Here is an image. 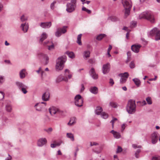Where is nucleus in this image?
Masks as SVG:
<instances>
[{
    "instance_id": "obj_7",
    "label": "nucleus",
    "mask_w": 160,
    "mask_h": 160,
    "mask_svg": "<svg viewBox=\"0 0 160 160\" xmlns=\"http://www.w3.org/2000/svg\"><path fill=\"white\" fill-rule=\"evenodd\" d=\"M156 34L155 39L156 41L160 40V30L158 31V28L155 27L153 28L148 34L149 37L153 36Z\"/></svg>"
},
{
    "instance_id": "obj_61",
    "label": "nucleus",
    "mask_w": 160,
    "mask_h": 160,
    "mask_svg": "<svg viewBox=\"0 0 160 160\" xmlns=\"http://www.w3.org/2000/svg\"><path fill=\"white\" fill-rule=\"evenodd\" d=\"M82 88L81 89V92H83L84 90V87L83 84H81Z\"/></svg>"
},
{
    "instance_id": "obj_44",
    "label": "nucleus",
    "mask_w": 160,
    "mask_h": 160,
    "mask_svg": "<svg viewBox=\"0 0 160 160\" xmlns=\"http://www.w3.org/2000/svg\"><path fill=\"white\" fill-rule=\"evenodd\" d=\"M146 100L148 104L150 105L152 103V102L151 100V98L150 97H148L146 99Z\"/></svg>"
},
{
    "instance_id": "obj_9",
    "label": "nucleus",
    "mask_w": 160,
    "mask_h": 160,
    "mask_svg": "<svg viewBox=\"0 0 160 160\" xmlns=\"http://www.w3.org/2000/svg\"><path fill=\"white\" fill-rule=\"evenodd\" d=\"M118 76L121 77L120 80V82L122 84L126 82L129 76V74L128 72H125L123 73L119 74Z\"/></svg>"
},
{
    "instance_id": "obj_48",
    "label": "nucleus",
    "mask_w": 160,
    "mask_h": 160,
    "mask_svg": "<svg viewBox=\"0 0 160 160\" xmlns=\"http://www.w3.org/2000/svg\"><path fill=\"white\" fill-rule=\"evenodd\" d=\"M117 119L116 118H113L111 121V122L112 123V128L113 127L114 122L115 121L117 120Z\"/></svg>"
},
{
    "instance_id": "obj_22",
    "label": "nucleus",
    "mask_w": 160,
    "mask_h": 160,
    "mask_svg": "<svg viewBox=\"0 0 160 160\" xmlns=\"http://www.w3.org/2000/svg\"><path fill=\"white\" fill-rule=\"evenodd\" d=\"M111 132L113 134L115 138L118 139L120 138L121 136L119 132L115 131L114 130L111 131Z\"/></svg>"
},
{
    "instance_id": "obj_49",
    "label": "nucleus",
    "mask_w": 160,
    "mask_h": 160,
    "mask_svg": "<svg viewBox=\"0 0 160 160\" xmlns=\"http://www.w3.org/2000/svg\"><path fill=\"white\" fill-rule=\"evenodd\" d=\"M152 160H160V157L158 156L153 157L152 158Z\"/></svg>"
},
{
    "instance_id": "obj_35",
    "label": "nucleus",
    "mask_w": 160,
    "mask_h": 160,
    "mask_svg": "<svg viewBox=\"0 0 160 160\" xmlns=\"http://www.w3.org/2000/svg\"><path fill=\"white\" fill-rule=\"evenodd\" d=\"M67 28V26H64L62 28H58V29L59 30V31L61 32L62 33H65L67 32L66 28Z\"/></svg>"
},
{
    "instance_id": "obj_1",
    "label": "nucleus",
    "mask_w": 160,
    "mask_h": 160,
    "mask_svg": "<svg viewBox=\"0 0 160 160\" xmlns=\"http://www.w3.org/2000/svg\"><path fill=\"white\" fill-rule=\"evenodd\" d=\"M66 60L67 57L65 56H63L58 58L56 65V69L57 71L61 70L63 68L64 63Z\"/></svg>"
},
{
    "instance_id": "obj_28",
    "label": "nucleus",
    "mask_w": 160,
    "mask_h": 160,
    "mask_svg": "<svg viewBox=\"0 0 160 160\" xmlns=\"http://www.w3.org/2000/svg\"><path fill=\"white\" fill-rule=\"evenodd\" d=\"M16 84L20 89L23 87H24L25 86V85L22 82H16Z\"/></svg>"
},
{
    "instance_id": "obj_36",
    "label": "nucleus",
    "mask_w": 160,
    "mask_h": 160,
    "mask_svg": "<svg viewBox=\"0 0 160 160\" xmlns=\"http://www.w3.org/2000/svg\"><path fill=\"white\" fill-rule=\"evenodd\" d=\"M82 35V34H80L78 35L77 37V42L78 43V44L80 45H82V42L81 41V38Z\"/></svg>"
},
{
    "instance_id": "obj_16",
    "label": "nucleus",
    "mask_w": 160,
    "mask_h": 160,
    "mask_svg": "<svg viewBox=\"0 0 160 160\" xmlns=\"http://www.w3.org/2000/svg\"><path fill=\"white\" fill-rule=\"evenodd\" d=\"M141 47L140 45L134 44L132 46L131 49L134 52L138 53Z\"/></svg>"
},
{
    "instance_id": "obj_57",
    "label": "nucleus",
    "mask_w": 160,
    "mask_h": 160,
    "mask_svg": "<svg viewBox=\"0 0 160 160\" xmlns=\"http://www.w3.org/2000/svg\"><path fill=\"white\" fill-rule=\"evenodd\" d=\"M132 147L134 148H140L141 147V146H137L136 144H134L132 145Z\"/></svg>"
},
{
    "instance_id": "obj_46",
    "label": "nucleus",
    "mask_w": 160,
    "mask_h": 160,
    "mask_svg": "<svg viewBox=\"0 0 160 160\" xmlns=\"http://www.w3.org/2000/svg\"><path fill=\"white\" fill-rule=\"evenodd\" d=\"M82 10L83 11L86 12L88 14H90L91 13V11L90 10L87 9L85 7H83L82 8Z\"/></svg>"
},
{
    "instance_id": "obj_27",
    "label": "nucleus",
    "mask_w": 160,
    "mask_h": 160,
    "mask_svg": "<svg viewBox=\"0 0 160 160\" xmlns=\"http://www.w3.org/2000/svg\"><path fill=\"white\" fill-rule=\"evenodd\" d=\"M5 108L6 110L8 112H10L12 110V107L10 102H8L7 104L6 105Z\"/></svg>"
},
{
    "instance_id": "obj_18",
    "label": "nucleus",
    "mask_w": 160,
    "mask_h": 160,
    "mask_svg": "<svg viewBox=\"0 0 160 160\" xmlns=\"http://www.w3.org/2000/svg\"><path fill=\"white\" fill-rule=\"evenodd\" d=\"M27 74V73L25 69H22L19 72L20 78L21 79L24 78L26 77Z\"/></svg>"
},
{
    "instance_id": "obj_33",
    "label": "nucleus",
    "mask_w": 160,
    "mask_h": 160,
    "mask_svg": "<svg viewBox=\"0 0 160 160\" xmlns=\"http://www.w3.org/2000/svg\"><path fill=\"white\" fill-rule=\"evenodd\" d=\"M66 53L68 55L69 58H73L75 57L74 54L72 52L67 51L66 52Z\"/></svg>"
},
{
    "instance_id": "obj_26",
    "label": "nucleus",
    "mask_w": 160,
    "mask_h": 160,
    "mask_svg": "<svg viewBox=\"0 0 160 160\" xmlns=\"http://www.w3.org/2000/svg\"><path fill=\"white\" fill-rule=\"evenodd\" d=\"M90 52L89 51H84L83 53V57L85 59L90 57Z\"/></svg>"
},
{
    "instance_id": "obj_11",
    "label": "nucleus",
    "mask_w": 160,
    "mask_h": 160,
    "mask_svg": "<svg viewBox=\"0 0 160 160\" xmlns=\"http://www.w3.org/2000/svg\"><path fill=\"white\" fill-rule=\"evenodd\" d=\"M47 141L45 138H39L37 142V145L38 147H42L46 144Z\"/></svg>"
},
{
    "instance_id": "obj_62",
    "label": "nucleus",
    "mask_w": 160,
    "mask_h": 160,
    "mask_svg": "<svg viewBox=\"0 0 160 160\" xmlns=\"http://www.w3.org/2000/svg\"><path fill=\"white\" fill-rule=\"evenodd\" d=\"M112 48V46L110 45H109L108 48V52H110V51L111 50Z\"/></svg>"
},
{
    "instance_id": "obj_50",
    "label": "nucleus",
    "mask_w": 160,
    "mask_h": 160,
    "mask_svg": "<svg viewBox=\"0 0 160 160\" xmlns=\"http://www.w3.org/2000/svg\"><path fill=\"white\" fill-rule=\"evenodd\" d=\"M4 96V93L2 92H0V100H2L3 99Z\"/></svg>"
},
{
    "instance_id": "obj_4",
    "label": "nucleus",
    "mask_w": 160,
    "mask_h": 160,
    "mask_svg": "<svg viewBox=\"0 0 160 160\" xmlns=\"http://www.w3.org/2000/svg\"><path fill=\"white\" fill-rule=\"evenodd\" d=\"M50 113L52 116H59L61 115L63 113L62 111L60 110L57 108L52 106L49 109Z\"/></svg>"
},
{
    "instance_id": "obj_64",
    "label": "nucleus",
    "mask_w": 160,
    "mask_h": 160,
    "mask_svg": "<svg viewBox=\"0 0 160 160\" xmlns=\"http://www.w3.org/2000/svg\"><path fill=\"white\" fill-rule=\"evenodd\" d=\"M4 62L6 63H8V64H11L10 61L9 60H5Z\"/></svg>"
},
{
    "instance_id": "obj_12",
    "label": "nucleus",
    "mask_w": 160,
    "mask_h": 160,
    "mask_svg": "<svg viewBox=\"0 0 160 160\" xmlns=\"http://www.w3.org/2000/svg\"><path fill=\"white\" fill-rule=\"evenodd\" d=\"M122 4L124 8H131L132 4L131 0H122Z\"/></svg>"
},
{
    "instance_id": "obj_54",
    "label": "nucleus",
    "mask_w": 160,
    "mask_h": 160,
    "mask_svg": "<svg viewBox=\"0 0 160 160\" xmlns=\"http://www.w3.org/2000/svg\"><path fill=\"white\" fill-rule=\"evenodd\" d=\"M4 81V77L0 76V84L3 83Z\"/></svg>"
},
{
    "instance_id": "obj_6",
    "label": "nucleus",
    "mask_w": 160,
    "mask_h": 160,
    "mask_svg": "<svg viewBox=\"0 0 160 160\" xmlns=\"http://www.w3.org/2000/svg\"><path fill=\"white\" fill-rule=\"evenodd\" d=\"M38 56L41 62L44 65H46L48 64L49 58L47 55L41 52H39L38 54Z\"/></svg>"
},
{
    "instance_id": "obj_29",
    "label": "nucleus",
    "mask_w": 160,
    "mask_h": 160,
    "mask_svg": "<svg viewBox=\"0 0 160 160\" xmlns=\"http://www.w3.org/2000/svg\"><path fill=\"white\" fill-rule=\"evenodd\" d=\"M135 85L139 87L141 84L140 81L138 78H134L132 79Z\"/></svg>"
},
{
    "instance_id": "obj_41",
    "label": "nucleus",
    "mask_w": 160,
    "mask_h": 160,
    "mask_svg": "<svg viewBox=\"0 0 160 160\" xmlns=\"http://www.w3.org/2000/svg\"><path fill=\"white\" fill-rule=\"evenodd\" d=\"M101 114V117L103 118L106 119L108 117V114L105 112H102Z\"/></svg>"
},
{
    "instance_id": "obj_63",
    "label": "nucleus",
    "mask_w": 160,
    "mask_h": 160,
    "mask_svg": "<svg viewBox=\"0 0 160 160\" xmlns=\"http://www.w3.org/2000/svg\"><path fill=\"white\" fill-rule=\"evenodd\" d=\"M51 147L52 148H55L56 146V145L55 144H54V143H52L51 144Z\"/></svg>"
},
{
    "instance_id": "obj_40",
    "label": "nucleus",
    "mask_w": 160,
    "mask_h": 160,
    "mask_svg": "<svg viewBox=\"0 0 160 160\" xmlns=\"http://www.w3.org/2000/svg\"><path fill=\"white\" fill-rule=\"evenodd\" d=\"M27 86L26 85H25L24 87H22L20 89L21 90L23 93L25 94L27 92Z\"/></svg>"
},
{
    "instance_id": "obj_34",
    "label": "nucleus",
    "mask_w": 160,
    "mask_h": 160,
    "mask_svg": "<svg viewBox=\"0 0 160 160\" xmlns=\"http://www.w3.org/2000/svg\"><path fill=\"white\" fill-rule=\"evenodd\" d=\"M109 106L112 108H115L118 107V104L116 102L112 101L110 102Z\"/></svg>"
},
{
    "instance_id": "obj_14",
    "label": "nucleus",
    "mask_w": 160,
    "mask_h": 160,
    "mask_svg": "<svg viewBox=\"0 0 160 160\" xmlns=\"http://www.w3.org/2000/svg\"><path fill=\"white\" fill-rule=\"evenodd\" d=\"M151 138L152 143H156L158 140V133L156 132H153L152 134Z\"/></svg>"
},
{
    "instance_id": "obj_32",
    "label": "nucleus",
    "mask_w": 160,
    "mask_h": 160,
    "mask_svg": "<svg viewBox=\"0 0 160 160\" xmlns=\"http://www.w3.org/2000/svg\"><path fill=\"white\" fill-rule=\"evenodd\" d=\"M67 137L70 138L72 141H74V137L73 135L71 133H67L66 134Z\"/></svg>"
},
{
    "instance_id": "obj_10",
    "label": "nucleus",
    "mask_w": 160,
    "mask_h": 160,
    "mask_svg": "<svg viewBox=\"0 0 160 160\" xmlns=\"http://www.w3.org/2000/svg\"><path fill=\"white\" fill-rule=\"evenodd\" d=\"M110 65L109 63H107L106 64L103 65L102 71L103 73L104 74H106L108 73L110 70Z\"/></svg>"
},
{
    "instance_id": "obj_58",
    "label": "nucleus",
    "mask_w": 160,
    "mask_h": 160,
    "mask_svg": "<svg viewBox=\"0 0 160 160\" xmlns=\"http://www.w3.org/2000/svg\"><path fill=\"white\" fill-rule=\"evenodd\" d=\"M12 157L9 154H8V156L5 158V160H12Z\"/></svg>"
},
{
    "instance_id": "obj_56",
    "label": "nucleus",
    "mask_w": 160,
    "mask_h": 160,
    "mask_svg": "<svg viewBox=\"0 0 160 160\" xmlns=\"http://www.w3.org/2000/svg\"><path fill=\"white\" fill-rule=\"evenodd\" d=\"M132 27H135L137 25V22L136 21H132L131 22Z\"/></svg>"
},
{
    "instance_id": "obj_37",
    "label": "nucleus",
    "mask_w": 160,
    "mask_h": 160,
    "mask_svg": "<svg viewBox=\"0 0 160 160\" xmlns=\"http://www.w3.org/2000/svg\"><path fill=\"white\" fill-rule=\"evenodd\" d=\"M75 123V118H71L69 122H68V125L72 126Z\"/></svg>"
},
{
    "instance_id": "obj_38",
    "label": "nucleus",
    "mask_w": 160,
    "mask_h": 160,
    "mask_svg": "<svg viewBox=\"0 0 160 160\" xmlns=\"http://www.w3.org/2000/svg\"><path fill=\"white\" fill-rule=\"evenodd\" d=\"M108 19L110 20L111 21L113 22H115L118 21L119 20L118 18L116 17H111L108 18Z\"/></svg>"
},
{
    "instance_id": "obj_2",
    "label": "nucleus",
    "mask_w": 160,
    "mask_h": 160,
    "mask_svg": "<svg viewBox=\"0 0 160 160\" xmlns=\"http://www.w3.org/2000/svg\"><path fill=\"white\" fill-rule=\"evenodd\" d=\"M139 18L146 19L152 23H154L155 22V18L153 14L149 11L143 12L140 14L139 16Z\"/></svg>"
},
{
    "instance_id": "obj_47",
    "label": "nucleus",
    "mask_w": 160,
    "mask_h": 160,
    "mask_svg": "<svg viewBox=\"0 0 160 160\" xmlns=\"http://www.w3.org/2000/svg\"><path fill=\"white\" fill-rule=\"evenodd\" d=\"M56 3V2L55 1H53L51 3L50 5V8L52 9H53L54 8V5Z\"/></svg>"
},
{
    "instance_id": "obj_20",
    "label": "nucleus",
    "mask_w": 160,
    "mask_h": 160,
    "mask_svg": "<svg viewBox=\"0 0 160 160\" xmlns=\"http://www.w3.org/2000/svg\"><path fill=\"white\" fill-rule=\"evenodd\" d=\"M21 28L22 30L24 32H26L28 31V25L27 23H25L21 24Z\"/></svg>"
},
{
    "instance_id": "obj_21",
    "label": "nucleus",
    "mask_w": 160,
    "mask_h": 160,
    "mask_svg": "<svg viewBox=\"0 0 160 160\" xmlns=\"http://www.w3.org/2000/svg\"><path fill=\"white\" fill-rule=\"evenodd\" d=\"M47 34L45 32H43L40 37L39 43H42V42L47 38Z\"/></svg>"
},
{
    "instance_id": "obj_17",
    "label": "nucleus",
    "mask_w": 160,
    "mask_h": 160,
    "mask_svg": "<svg viewBox=\"0 0 160 160\" xmlns=\"http://www.w3.org/2000/svg\"><path fill=\"white\" fill-rule=\"evenodd\" d=\"M66 74L65 75V77L63 78L62 75L59 76L56 79L57 82H59L62 81H64L66 82L68 81V78L67 77Z\"/></svg>"
},
{
    "instance_id": "obj_8",
    "label": "nucleus",
    "mask_w": 160,
    "mask_h": 160,
    "mask_svg": "<svg viewBox=\"0 0 160 160\" xmlns=\"http://www.w3.org/2000/svg\"><path fill=\"white\" fill-rule=\"evenodd\" d=\"M83 100V98L79 94L76 95L74 97V103L78 107H81L82 106Z\"/></svg>"
},
{
    "instance_id": "obj_30",
    "label": "nucleus",
    "mask_w": 160,
    "mask_h": 160,
    "mask_svg": "<svg viewBox=\"0 0 160 160\" xmlns=\"http://www.w3.org/2000/svg\"><path fill=\"white\" fill-rule=\"evenodd\" d=\"M106 36L105 34H100L97 36L96 39L98 41H100L102 40L103 38L106 37Z\"/></svg>"
},
{
    "instance_id": "obj_53",
    "label": "nucleus",
    "mask_w": 160,
    "mask_h": 160,
    "mask_svg": "<svg viewBox=\"0 0 160 160\" xmlns=\"http://www.w3.org/2000/svg\"><path fill=\"white\" fill-rule=\"evenodd\" d=\"M98 145V144L96 142H90V146H97Z\"/></svg>"
},
{
    "instance_id": "obj_45",
    "label": "nucleus",
    "mask_w": 160,
    "mask_h": 160,
    "mask_svg": "<svg viewBox=\"0 0 160 160\" xmlns=\"http://www.w3.org/2000/svg\"><path fill=\"white\" fill-rule=\"evenodd\" d=\"M122 151V148L120 146H118V148L117 149V151H116V153H119L121 152Z\"/></svg>"
},
{
    "instance_id": "obj_25",
    "label": "nucleus",
    "mask_w": 160,
    "mask_h": 160,
    "mask_svg": "<svg viewBox=\"0 0 160 160\" xmlns=\"http://www.w3.org/2000/svg\"><path fill=\"white\" fill-rule=\"evenodd\" d=\"M36 110L41 111L42 108V106L40 103H37L34 106Z\"/></svg>"
},
{
    "instance_id": "obj_5",
    "label": "nucleus",
    "mask_w": 160,
    "mask_h": 160,
    "mask_svg": "<svg viewBox=\"0 0 160 160\" xmlns=\"http://www.w3.org/2000/svg\"><path fill=\"white\" fill-rule=\"evenodd\" d=\"M77 1L76 0H71L70 2L67 4L66 11L68 12L73 11L76 7Z\"/></svg>"
},
{
    "instance_id": "obj_55",
    "label": "nucleus",
    "mask_w": 160,
    "mask_h": 160,
    "mask_svg": "<svg viewBox=\"0 0 160 160\" xmlns=\"http://www.w3.org/2000/svg\"><path fill=\"white\" fill-rule=\"evenodd\" d=\"M109 83L111 84V85L112 86L114 84V82L112 78H110L109 79Z\"/></svg>"
},
{
    "instance_id": "obj_60",
    "label": "nucleus",
    "mask_w": 160,
    "mask_h": 160,
    "mask_svg": "<svg viewBox=\"0 0 160 160\" xmlns=\"http://www.w3.org/2000/svg\"><path fill=\"white\" fill-rule=\"evenodd\" d=\"M125 124H122L121 126V128H122V132H123V131L125 129Z\"/></svg>"
},
{
    "instance_id": "obj_42",
    "label": "nucleus",
    "mask_w": 160,
    "mask_h": 160,
    "mask_svg": "<svg viewBox=\"0 0 160 160\" xmlns=\"http://www.w3.org/2000/svg\"><path fill=\"white\" fill-rule=\"evenodd\" d=\"M20 19L22 22H23L27 21L28 19V18L23 15L21 17Z\"/></svg>"
},
{
    "instance_id": "obj_24",
    "label": "nucleus",
    "mask_w": 160,
    "mask_h": 160,
    "mask_svg": "<svg viewBox=\"0 0 160 160\" xmlns=\"http://www.w3.org/2000/svg\"><path fill=\"white\" fill-rule=\"evenodd\" d=\"M102 111V108L99 106H97L96 107V109L95 111V112L96 114L99 115L101 114Z\"/></svg>"
},
{
    "instance_id": "obj_52",
    "label": "nucleus",
    "mask_w": 160,
    "mask_h": 160,
    "mask_svg": "<svg viewBox=\"0 0 160 160\" xmlns=\"http://www.w3.org/2000/svg\"><path fill=\"white\" fill-rule=\"evenodd\" d=\"M54 49V46L53 44L50 46H48V49L49 50H51Z\"/></svg>"
},
{
    "instance_id": "obj_15",
    "label": "nucleus",
    "mask_w": 160,
    "mask_h": 160,
    "mask_svg": "<svg viewBox=\"0 0 160 160\" xmlns=\"http://www.w3.org/2000/svg\"><path fill=\"white\" fill-rule=\"evenodd\" d=\"M50 97V93L48 91H46L42 95V99L44 101H48Z\"/></svg>"
},
{
    "instance_id": "obj_43",
    "label": "nucleus",
    "mask_w": 160,
    "mask_h": 160,
    "mask_svg": "<svg viewBox=\"0 0 160 160\" xmlns=\"http://www.w3.org/2000/svg\"><path fill=\"white\" fill-rule=\"evenodd\" d=\"M129 67L131 69L135 67V65L134 61H132L130 62L129 64Z\"/></svg>"
},
{
    "instance_id": "obj_13",
    "label": "nucleus",
    "mask_w": 160,
    "mask_h": 160,
    "mask_svg": "<svg viewBox=\"0 0 160 160\" xmlns=\"http://www.w3.org/2000/svg\"><path fill=\"white\" fill-rule=\"evenodd\" d=\"M89 73L90 76L94 79H96L98 78V75L95 71L94 68H92L89 71Z\"/></svg>"
},
{
    "instance_id": "obj_59",
    "label": "nucleus",
    "mask_w": 160,
    "mask_h": 160,
    "mask_svg": "<svg viewBox=\"0 0 160 160\" xmlns=\"http://www.w3.org/2000/svg\"><path fill=\"white\" fill-rule=\"evenodd\" d=\"M52 130V129L51 128H48V129L46 130V131L48 132V133H49L50 132H51Z\"/></svg>"
},
{
    "instance_id": "obj_51",
    "label": "nucleus",
    "mask_w": 160,
    "mask_h": 160,
    "mask_svg": "<svg viewBox=\"0 0 160 160\" xmlns=\"http://www.w3.org/2000/svg\"><path fill=\"white\" fill-rule=\"evenodd\" d=\"M137 103H140V105L142 106L146 104V102L145 100H144L142 102L140 101H138L137 102Z\"/></svg>"
},
{
    "instance_id": "obj_3",
    "label": "nucleus",
    "mask_w": 160,
    "mask_h": 160,
    "mask_svg": "<svg viewBox=\"0 0 160 160\" xmlns=\"http://www.w3.org/2000/svg\"><path fill=\"white\" fill-rule=\"evenodd\" d=\"M136 104L135 100L130 99L128 102L126 108L127 112L130 114H132L136 111Z\"/></svg>"
},
{
    "instance_id": "obj_39",
    "label": "nucleus",
    "mask_w": 160,
    "mask_h": 160,
    "mask_svg": "<svg viewBox=\"0 0 160 160\" xmlns=\"http://www.w3.org/2000/svg\"><path fill=\"white\" fill-rule=\"evenodd\" d=\"M62 35V32H61L59 30L58 28L57 29V31L55 33V35L56 37H59Z\"/></svg>"
},
{
    "instance_id": "obj_19",
    "label": "nucleus",
    "mask_w": 160,
    "mask_h": 160,
    "mask_svg": "<svg viewBox=\"0 0 160 160\" xmlns=\"http://www.w3.org/2000/svg\"><path fill=\"white\" fill-rule=\"evenodd\" d=\"M52 25L51 22H41L40 24V26L43 28H49Z\"/></svg>"
},
{
    "instance_id": "obj_23",
    "label": "nucleus",
    "mask_w": 160,
    "mask_h": 160,
    "mask_svg": "<svg viewBox=\"0 0 160 160\" xmlns=\"http://www.w3.org/2000/svg\"><path fill=\"white\" fill-rule=\"evenodd\" d=\"M90 91L92 93L96 94L98 92V88L96 87H92L89 88Z\"/></svg>"
},
{
    "instance_id": "obj_31",
    "label": "nucleus",
    "mask_w": 160,
    "mask_h": 160,
    "mask_svg": "<svg viewBox=\"0 0 160 160\" xmlns=\"http://www.w3.org/2000/svg\"><path fill=\"white\" fill-rule=\"evenodd\" d=\"M131 8H125V18H126L128 16L130 13V10Z\"/></svg>"
}]
</instances>
